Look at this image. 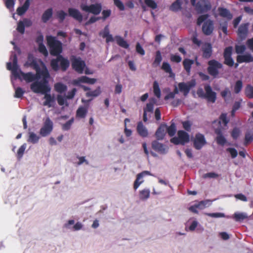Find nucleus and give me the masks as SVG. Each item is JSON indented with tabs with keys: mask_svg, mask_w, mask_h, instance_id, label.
<instances>
[{
	"mask_svg": "<svg viewBox=\"0 0 253 253\" xmlns=\"http://www.w3.org/2000/svg\"><path fill=\"white\" fill-rule=\"evenodd\" d=\"M206 141L204 135L200 133L196 134L193 140V146L197 150H200L205 144Z\"/></svg>",
	"mask_w": 253,
	"mask_h": 253,
	"instance_id": "14",
	"label": "nucleus"
},
{
	"mask_svg": "<svg viewBox=\"0 0 253 253\" xmlns=\"http://www.w3.org/2000/svg\"><path fill=\"white\" fill-rule=\"evenodd\" d=\"M72 68L79 74H82L86 66L85 62L80 57L72 56L71 58Z\"/></svg>",
	"mask_w": 253,
	"mask_h": 253,
	"instance_id": "8",
	"label": "nucleus"
},
{
	"mask_svg": "<svg viewBox=\"0 0 253 253\" xmlns=\"http://www.w3.org/2000/svg\"><path fill=\"white\" fill-rule=\"evenodd\" d=\"M210 201H202L200 202L198 204H196L198 207V209H203L205 208L207 205L209 204Z\"/></svg>",
	"mask_w": 253,
	"mask_h": 253,
	"instance_id": "64",
	"label": "nucleus"
},
{
	"mask_svg": "<svg viewBox=\"0 0 253 253\" xmlns=\"http://www.w3.org/2000/svg\"><path fill=\"white\" fill-rule=\"evenodd\" d=\"M68 13L70 16L73 17L79 22H81L83 21V15L78 9L69 8L68 9Z\"/></svg>",
	"mask_w": 253,
	"mask_h": 253,
	"instance_id": "22",
	"label": "nucleus"
},
{
	"mask_svg": "<svg viewBox=\"0 0 253 253\" xmlns=\"http://www.w3.org/2000/svg\"><path fill=\"white\" fill-rule=\"evenodd\" d=\"M53 15V9L52 8H49L45 10L43 13L41 19L43 23H47L52 17Z\"/></svg>",
	"mask_w": 253,
	"mask_h": 253,
	"instance_id": "27",
	"label": "nucleus"
},
{
	"mask_svg": "<svg viewBox=\"0 0 253 253\" xmlns=\"http://www.w3.org/2000/svg\"><path fill=\"white\" fill-rule=\"evenodd\" d=\"M167 125L161 124L157 129L155 132V136L157 140H163L166 134Z\"/></svg>",
	"mask_w": 253,
	"mask_h": 253,
	"instance_id": "21",
	"label": "nucleus"
},
{
	"mask_svg": "<svg viewBox=\"0 0 253 253\" xmlns=\"http://www.w3.org/2000/svg\"><path fill=\"white\" fill-rule=\"evenodd\" d=\"M161 68L166 73H169L170 77H172L174 76V74L172 72L171 66L169 63L166 62H164L163 63Z\"/></svg>",
	"mask_w": 253,
	"mask_h": 253,
	"instance_id": "35",
	"label": "nucleus"
},
{
	"mask_svg": "<svg viewBox=\"0 0 253 253\" xmlns=\"http://www.w3.org/2000/svg\"><path fill=\"white\" fill-rule=\"evenodd\" d=\"M246 47L245 45H236L235 46V51L237 54H242L246 50Z\"/></svg>",
	"mask_w": 253,
	"mask_h": 253,
	"instance_id": "58",
	"label": "nucleus"
},
{
	"mask_svg": "<svg viewBox=\"0 0 253 253\" xmlns=\"http://www.w3.org/2000/svg\"><path fill=\"white\" fill-rule=\"evenodd\" d=\"M146 175H151L150 171L144 170L142 172L137 174L136 175V178L134 181L133 184V188L134 190H136L141 184L143 182V180H140L144 176Z\"/></svg>",
	"mask_w": 253,
	"mask_h": 253,
	"instance_id": "18",
	"label": "nucleus"
},
{
	"mask_svg": "<svg viewBox=\"0 0 253 253\" xmlns=\"http://www.w3.org/2000/svg\"><path fill=\"white\" fill-rule=\"evenodd\" d=\"M38 45L39 52L42 53L44 56H47L48 55V51L43 43Z\"/></svg>",
	"mask_w": 253,
	"mask_h": 253,
	"instance_id": "56",
	"label": "nucleus"
},
{
	"mask_svg": "<svg viewBox=\"0 0 253 253\" xmlns=\"http://www.w3.org/2000/svg\"><path fill=\"white\" fill-rule=\"evenodd\" d=\"M204 88L206 92L204 98H206L209 102H215L216 94L214 91H212L211 86L209 84H207L204 86Z\"/></svg>",
	"mask_w": 253,
	"mask_h": 253,
	"instance_id": "15",
	"label": "nucleus"
},
{
	"mask_svg": "<svg viewBox=\"0 0 253 253\" xmlns=\"http://www.w3.org/2000/svg\"><path fill=\"white\" fill-rule=\"evenodd\" d=\"M44 94V98L45 100L43 102V105L44 106H47L48 107H51L52 106V103H54L55 101L54 97L51 96L50 94H48L47 93Z\"/></svg>",
	"mask_w": 253,
	"mask_h": 253,
	"instance_id": "32",
	"label": "nucleus"
},
{
	"mask_svg": "<svg viewBox=\"0 0 253 253\" xmlns=\"http://www.w3.org/2000/svg\"><path fill=\"white\" fill-rule=\"evenodd\" d=\"M232 218L236 222H242L244 220L248 218V216L247 213L245 212H235L233 215Z\"/></svg>",
	"mask_w": 253,
	"mask_h": 253,
	"instance_id": "30",
	"label": "nucleus"
},
{
	"mask_svg": "<svg viewBox=\"0 0 253 253\" xmlns=\"http://www.w3.org/2000/svg\"><path fill=\"white\" fill-rule=\"evenodd\" d=\"M240 130L237 127H235L232 131L231 136L233 139H236L240 135Z\"/></svg>",
	"mask_w": 253,
	"mask_h": 253,
	"instance_id": "62",
	"label": "nucleus"
},
{
	"mask_svg": "<svg viewBox=\"0 0 253 253\" xmlns=\"http://www.w3.org/2000/svg\"><path fill=\"white\" fill-rule=\"evenodd\" d=\"M40 139V137L33 132H29V136L28 141L33 144L37 143Z\"/></svg>",
	"mask_w": 253,
	"mask_h": 253,
	"instance_id": "43",
	"label": "nucleus"
},
{
	"mask_svg": "<svg viewBox=\"0 0 253 253\" xmlns=\"http://www.w3.org/2000/svg\"><path fill=\"white\" fill-rule=\"evenodd\" d=\"M87 113V109L84 107L81 106L77 110L76 116L80 118H84Z\"/></svg>",
	"mask_w": 253,
	"mask_h": 253,
	"instance_id": "36",
	"label": "nucleus"
},
{
	"mask_svg": "<svg viewBox=\"0 0 253 253\" xmlns=\"http://www.w3.org/2000/svg\"><path fill=\"white\" fill-rule=\"evenodd\" d=\"M101 19V17H95V16H91L89 19L85 23V25H88L94 23L95 22H96L98 20H99Z\"/></svg>",
	"mask_w": 253,
	"mask_h": 253,
	"instance_id": "63",
	"label": "nucleus"
},
{
	"mask_svg": "<svg viewBox=\"0 0 253 253\" xmlns=\"http://www.w3.org/2000/svg\"><path fill=\"white\" fill-rule=\"evenodd\" d=\"M46 41L50 54L57 57L60 55L63 51L62 43L52 36H46Z\"/></svg>",
	"mask_w": 253,
	"mask_h": 253,
	"instance_id": "3",
	"label": "nucleus"
},
{
	"mask_svg": "<svg viewBox=\"0 0 253 253\" xmlns=\"http://www.w3.org/2000/svg\"><path fill=\"white\" fill-rule=\"evenodd\" d=\"M17 30L18 32H19L20 33H21L22 34L24 33L25 26H24V23L23 21H19V22L18 23L17 27Z\"/></svg>",
	"mask_w": 253,
	"mask_h": 253,
	"instance_id": "57",
	"label": "nucleus"
},
{
	"mask_svg": "<svg viewBox=\"0 0 253 253\" xmlns=\"http://www.w3.org/2000/svg\"><path fill=\"white\" fill-rule=\"evenodd\" d=\"M59 62H60V68L62 71H66L69 67V61L60 55L58 56L56 59L51 60L50 66L53 71H57L59 70Z\"/></svg>",
	"mask_w": 253,
	"mask_h": 253,
	"instance_id": "4",
	"label": "nucleus"
},
{
	"mask_svg": "<svg viewBox=\"0 0 253 253\" xmlns=\"http://www.w3.org/2000/svg\"><path fill=\"white\" fill-rule=\"evenodd\" d=\"M222 122L225 126H226L229 122V120L227 118V114L222 113L219 117V123Z\"/></svg>",
	"mask_w": 253,
	"mask_h": 253,
	"instance_id": "53",
	"label": "nucleus"
},
{
	"mask_svg": "<svg viewBox=\"0 0 253 253\" xmlns=\"http://www.w3.org/2000/svg\"><path fill=\"white\" fill-rule=\"evenodd\" d=\"M196 85V82L194 80H192L187 83L181 82L178 84L179 90L183 93L184 96H187L189 93L190 89L194 87Z\"/></svg>",
	"mask_w": 253,
	"mask_h": 253,
	"instance_id": "12",
	"label": "nucleus"
},
{
	"mask_svg": "<svg viewBox=\"0 0 253 253\" xmlns=\"http://www.w3.org/2000/svg\"><path fill=\"white\" fill-rule=\"evenodd\" d=\"M101 88L100 86L97 87L93 91H89L85 93V96L87 97H95L99 96L101 93Z\"/></svg>",
	"mask_w": 253,
	"mask_h": 253,
	"instance_id": "39",
	"label": "nucleus"
},
{
	"mask_svg": "<svg viewBox=\"0 0 253 253\" xmlns=\"http://www.w3.org/2000/svg\"><path fill=\"white\" fill-rule=\"evenodd\" d=\"M243 87V83L241 80H238L236 81L234 87V90L235 93L238 94L242 90Z\"/></svg>",
	"mask_w": 253,
	"mask_h": 253,
	"instance_id": "47",
	"label": "nucleus"
},
{
	"mask_svg": "<svg viewBox=\"0 0 253 253\" xmlns=\"http://www.w3.org/2000/svg\"><path fill=\"white\" fill-rule=\"evenodd\" d=\"M96 82V79L90 78L87 76H82L77 80L74 81V84L76 85H79L80 83H86L90 84H93Z\"/></svg>",
	"mask_w": 253,
	"mask_h": 253,
	"instance_id": "19",
	"label": "nucleus"
},
{
	"mask_svg": "<svg viewBox=\"0 0 253 253\" xmlns=\"http://www.w3.org/2000/svg\"><path fill=\"white\" fill-rule=\"evenodd\" d=\"M136 129L139 135L142 137H146L148 136V130L141 122L138 123Z\"/></svg>",
	"mask_w": 253,
	"mask_h": 253,
	"instance_id": "26",
	"label": "nucleus"
},
{
	"mask_svg": "<svg viewBox=\"0 0 253 253\" xmlns=\"http://www.w3.org/2000/svg\"><path fill=\"white\" fill-rule=\"evenodd\" d=\"M26 147V144H23L18 149L17 153V156L19 159H21L22 157V156L24 154V151L25 150Z\"/></svg>",
	"mask_w": 253,
	"mask_h": 253,
	"instance_id": "51",
	"label": "nucleus"
},
{
	"mask_svg": "<svg viewBox=\"0 0 253 253\" xmlns=\"http://www.w3.org/2000/svg\"><path fill=\"white\" fill-rule=\"evenodd\" d=\"M25 91L20 87H18L15 89L14 97L16 98H21L22 97Z\"/></svg>",
	"mask_w": 253,
	"mask_h": 253,
	"instance_id": "55",
	"label": "nucleus"
},
{
	"mask_svg": "<svg viewBox=\"0 0 253 253\" xmlns=\"http://www.w3.org/2000/svg\"><path fill=\"white\" fill-rule=\"evenodd\" d=\"M232 46H229L225 48L223 53V56L224 58L223 63L229 67L234 66L235 68H237L239 66V64H240V63H238L237 62L236 63H235L234 61L233 58L232 57Z\"/></svg>",
	"mask_w": 253,
	"mask_h": 253,
	"instance_id": "6",
	"label": "nucleus"
},
{
	"mask_svg": "<svg viewBox=\"0 0 253 253\" xmlns=\"http://www.w3.org/2000/svg\"><path fill=\"white\" fill-rule=\"evenodd\" d=\"M194 63V61L193 60L188 58H185L183 61V66L184 69L188 75L190 74L191 66Z\"/></svg>",
	"mask_w": 253,
	"mask_h": 253,
	"instance_id": "29",
	"label": "nucleus"
},
{
	"mask_svg": "<svg viewBox=\"0 0 253 253\" xmlns=\"http://www.w3.org/2000/svg\"><path fill=\"white\" fill-rule=\"evenodd\" d=\"M111 10H103L102 12V16L101 17V19H102L103 20H106L108 17H109L111 15Z\"/></svg>",
	"mask_w": 253,
	"mask_h": 253,
	"instance_id": "59",
	"label": "nucleus"
},
{
	"mask_svg": "<svg viewBox=\"0 0 253 253\" xmlns=\"http://www.w3.org/2000/svg\"><path fill=\"white\" fill-rule=\"evenodd\" d=\"M115 40L116 41L117 43L120 46L125 48H128L129 47V44L127 43L126 41L122 37L120 36H116L115 37Z\"/></svg>",
	"mask_w": 253,
	"mask_h": 253,
	"instance_id": "33",
	"label": "nucleus"
},
{
	"mask_svg": "<svg viewBox=\"0 0 253 253\" xmlns=\"http://www.w3.org/2000/svg\"><path fill=\"white\" fill-rule=\"evenodd\" d=\"M150 196V190L149 189H143L139 192V197L141 200H144L148 199Z\"/></svg>",
	"mask_w": 253,
	"mask_h": 253,
	"instance_id": "45",
	"label": "nucleus"
},
{
	"mask_svg": "<svg viewBox=\"0 0 253 253\" xmlns=\"http://www.w3.org/2000/svg\"><path fill=\"white\" fill-rule=\"evenodd\" d=\"M202 32L206 36L211 35L214 30V25L213 21L207 20L204 22L202 26Z\"/></svg>",
	"mask_w": 253,
	"mask_h": 253,
	"instance_id": "16",
	"label": "nucleus"
},
{
	"mask_svg": "<svg viewBox=\"0 0 253 253\" xmlns=\"http://www.w3.org/2000/svg\"><path fill=\"white\" fill-rule=\"evenodd\" d=\"M215 133L217 134L216 137V143L220 145L224 146L226 143V139L222 135V131L220 128H217L215 130Z\"/></svg>",
	"mask_w": 253,
	"mask_h": 253,
	"instance_id": "25",
	"label": "nucleus"
},
{
	"mask_svg": "<svg viewBox=\"0 0 253 253\" xmlns=\"http://www.w3.org/2000/svg\"><path fill=\"white\" fill-rule=\"evenodd\" d=\"M176 130V126L174 123H172L169 127L167 126L166 131L170 137L174 135Z\"/></svg>",
	"mask_w": 253,
	"mask_h": 253,
	"instance_id": "42",
	"label": "nucleus"
},
{
	"mask_svg": "<svg viewBox=\"0 0 253 253\" xmlns=\"http://www.w3.org/2000/svg\"><path fill=\"white\" fill-rule=\"evenodd\" d=\"M208 73L213 78H217L219 73V70L223 68V64L215 59H212L208 61Z\"/></svg>",
	"mask_w": 253,
	"mask_h": 253,
	"instance_id": "5",
	"label": "nucleus"
},
{
	"mask_svg": "<svg viewBox=\"0 0 253 253\" xmlns=\"http://www.w3.org/2000/svg\"><path fill=\"white\" fill-rule=\"evenodd\" d=\"M195 5L196 11L200 14L207 12L211 8V2L208 0H200Z\"/></svg>",
	"mask_w": 253,
	"mask_h": 253,
	"instance_id": "11",
	"label": "nucleus"
},
{
	"mask_svg": "<svg viewBox=\"0 0 253 253\" xmlns=\"http://www.w3.org/2000/svg\"><path fill=\"white\" fill-rule=\"evenodd\" d=\"M170 60L171 62L174 63H180L181 60V57L177 54H171L170 56Z\"/></svg>",
	"mask_w": 253,
	"mask_h": 253,
	"instance_id": "54",
	"label": "nucleus"
},
{
	"mask_svg": "<svg viewBox=\"0 0 253 253\" xmlns=\"http://www.w3.org/2000/svg\"><path fill=\"white\" fill-rule=\"evenodd\" d=\"M56 15L57 18L59 19V22H62L64 20L65 17L67 16V13L63 10H61L57 12Z\"/></svg>",
	"mask_w": 253,
	"mask_h": 253,
	"instance_id": "50",
	"label": "nucleus"
},
{
	"mask_svg": "<svg viewBox=\"0 0 253 253\" xmlns=\"http://www.w3.org/2000/svg\"><path fill=\"white\" fill-rule=\"evenodd\" d=\"M41 81L36 80L30 85V88L34 93L44 94L50 91V87L48 85V79L50 75L48 70H46L41 73Z\"/></svg>",
	"mask_w": 253,
	"mask_h": 253,
	"instance_id": "2",
	"label": "nucleus"
},
{
	"mask_svg": "<svg viewBox=\"0 0 253 253\" xmlns=\"http://www.w3.org/2000/svg\"><path fill=\"white\" fill-rule=\"evenodd\" d=\"M153 92L155 95L158 98H160L161 97V90L159 87V85L157 81H154L153 83Z\"/></svg>",
	"mask_w": 253,
	"mask_h": 253,
	"instance_id": "44",
	"label": "nucleus"
},
{
	"mask_svg": "<svg viewBox=\"0 0 253 253\" xmlns=\"http://www.w3.org/2000/svg\"><path fill=\"white\" fill-rule=\"evenodd\" d=\"M226 151L230 153L232 158H235L237 156L238 152L234 148H228Z\"/></svg>",
	"mask_w": 253,
	"mask_h": 253,
	"instance_id": "61",
	"label": "nucleus"
},
{
	"mask_svg": "<svg viewBox=\"0 0 253 253\" xmlns=\"http://www.w3.org/2000/svg\"><path fill=\"white\" fill-rule=\"evenodd\" d=\"M218 11L220 16L230 20L232 19L233 15L230 11L226 8L219 7Z\"/></svg>",
	"mask_w": 253,
	"mask_h": 253,
	"instance_id": "24",
	"label": "nucleus"
},
{
	"mask_svg": "<svg viewBox=\"0 0 253 253\" xmlns=\"http://www.w3.org/2000/svg\"><path fill=\"white\" fill-rule=\"evenodd\" d=\"M81 8L82 10L88 13H91L94 15H98L101 11L102 5L100 3L91 4L89 5L82 4L81 5Z\"/></svg>",
	"mask_w": 253,
	"mask_h": 253,
	"instance_id": "9",
	"label": "nucleus"
},
{
	"mask_svg": "<svg viewBox=\"0 0 253 253\" xmlns=\"http://www.w3.org/2000/svg\"><path fill=\"white\" fill-rule=\"evenodd\" d=\"M26 65H27L28 66L32 67L36 71V73H38L40 75H41V73L42 72L46 70H47V69L44 65H43L42 68L41 69L37 61L34 58H32L31 59L30 57H29L28 61L26 63Z\"/></svg>",
	"mask_w": 253,
	"mask_h": 253,
	"instance_id": "17",
	"label": "nucleus"
},
{
	"mask_svg": "<svg viewBox=\"0 0 253 253\" xmlns=\"http://www.w3.org/2000/svg\"><path fill=\"white\" fill-rule=\"evenodd\" d=\"M30 4V0H26L22 6H19L17 9V13L19 16L23 15L28 9Z\"/></svg>",
	"mask_w": 253,
	"mask_h": 253,
	"instance_id": "28",
	"label": "nucleus"
},
{
	"mask_svg": "<svg viewBox=\"0 0 253 253\" xmlns=\"http://www.w3.org/2000/svg\"><path fill=\"white\" fill-rule=\"evenodd\" d=\"M236 61L238 63L253 62V56L250 53L244 55H239L236 57Z\"/></svg>",
	"mask_w": 253,
	"mask_h": 253,
	"instance_id": "23",
	"label": "nucleus"
},
{
	"mask_svg": "<svg viewBox=\"0 0 253 253\" xmlns=\"http://www.w3.org/2000/svg\"><path fill=\"white\" fill-rule=\"evenodd\" d=\"M152 148L156 152L160 154H165L168 151L169 148L166 145L158 142V140H154L151 143Z\"/></svg>",
	"mask_w": 253,
	"mask_h": 253,
	"instance_id": "13",
	"label": "nucleus"
},
{
	"mask_svg": "<svg viewBox=\"0 0 253 253\" xmlns=\"http://www.w3.org/2000/svg\"><path fill=\"white\" fill-rule=\"evenodd\" d=\"M162 60V57L160 51L158 50L156 52L155 60L153 63V66L156 67L159 66Z\"/></svg>",
	"mask_w": 253,
	"mask_h": 253,
	"instance_id": "40",
	"label": "nucleus"
},
{
	"mask_svg": "<svg viewBox=\"0 0 253 253\" xmlns=\"http://www.w3.org/2000/svg\"><path fill=\"white\" fill-rule=\"evenodd\" d=\"M53 128V122L49 117H47L45 120L42 127L40 129V133L43 137L46 136L51 132Z\"/></svg>",
	"mask_w": 253,
	"mask_h": 253,
	"instance_id": "10",
	"label": "nucleus"
},
{
	"mask_svg": "<svg viewBox=\"0 0 253 253\" xmlns=\"http://www.w3.org/2000/svg\"><path fill=\"white\" fill-rule=\"evenodd\" d=\"M10 59L12 60V65L11 62H8L6 64V68L7 70L11 71L12 75L16 78L20 80H22V78L27 83H31L41 79V75L38 73H36V74L32 72L25 73L18 69L17 57L15 53L11 55Z\"/></svg>",
	"mask_w": 253,
	"mask_h": 253,
	"instance_id": "1",
	"label": "nucleus"
},
{
	"mask_svg": "<svg viewBox=\"0 0 253 253\" xmlns=\"http://www.w3.org/2000/svg\"><path fill=\"white\" fill-rule=\"evenodd\" d=\"M203 57L206 59L210 58L212 54L211 44L210 43H205L202 48Z\"/></svg>",
	"mask_w": 253,
	"mask_h": 253,
	"instance_id": "20",
	"label": "nucleus"
},
{
	"mask_svg": "<svg viewBox=\"0 0 253 253\" xmlns=\"http://www.w3.org/2000/svg\"><path fill=\"white\" fill-rule=\"evenodd\" d=\"M248 24H244L240 26L238 31V35L242 38H245L247 34Z\"/></svg>",
	"mask_w": 253,
	"mask_h": 253,
	"instance_id": "31",
	"label": "nucleus"
},
{
	"mask_svg": "<svg viewBox=\"0 0 253 253\" xmlns=\"http://www.w3.org/2000/svg\"><path fill=\"white\" fill-rule=\"evenodd\" d=\"M181 8V0H176L169 7V10L172 11L176 12Z\"/></svg>",
	"mask_w": 253,
	"mask_h": 253,
	"instance_id": "38",
	"label": "nucleus"
},
{
	"mask_svg": "<svg viewBox=\"0 0 253 253\" xmlns=\"http://www.w3.org/2000/svg\"><path fill=\"white\" fill-rule=\"evenodd\" d=\"M189 135L184 130H178L177 137H174L170 139V142L175 145L181 144L184 145L189 141Z\"/></svg>",
	"mask_w": 253,
	"mask_h": 253,
	"instance_id": "7",
	"label": "nucleus"
},
{
	"mask_svg": "<svg viewBox=\"0 0 253 253\" xmlns=\"http://www.w3.org/2000/svg\"><path fill=\"white\" fill-rule=\"evenodd\" d=\"M144 3L152 9H155L157 7V4L154 0H144Z\"/></svg>",
	"mask_w": 253,
	"mask_h": 253,
	"instance_id": "48",
	"label": "nucleus"
},
{
	"mask_svg": "<svg viewBox=\"0 0 253 253\" xmlns=\"http://www.w3.org/2000/svg\"><path fill=\"white\" fill-rule=\"evenodd\" d=\"M114 3L120 10H125V6L120 0H114Z\"/></svg>",
	"mask_w": 253,
	"mask_h": 253,
	"instance_id": "60",
	"label": "nucleus"
},
{
	"mask_svg": "<svg viewBox=\"0 0 253 253\" xmlns=\"http://www.w3.org/2000/svg\"><path fill=\"white\" fill-rule=\"evenodd\" d=\"M156 100L154 98H152L149 100V102L146 104V106L144 108L143 111L145 112L152 113L154 109V105L156 103Z\"/></svg>",
	"mask_w": 253,
	"mask_h": 253,
	"instance_id": "34",
	"label": "nucleus"
},
{
	"mask_svg": "<svg viewBox=\"0 0 253 253\" xmlns=\"http://www.w3.org/2000/svg\"><path fill=\"white\" fill-rule=\"evenodd\" d=\"M253 140V133L249 131L245 134L244 145L247 146Z\"/></svg>",
	"mask_w": 253,
	"mask_h": 253,
	"instance_id": "46",
	"label": "nucleus"
},
{
	"mask_svg": "<svg viewBox=\"0 0 253 253\" xmlns=\"http://www.w3.org/2000/svg\"><path fill=\"white\" fill-rule=\"evenodd\" d=\"M74 119L73 118L67 121L66 123L62 125V129L64 130H68L70 129L71 126L73 123Z\"/></svg>",
	"mask_w": 253,
	"mask_h": 253,
	"instance_id": "52",
	"label": "nucleus"
},
{
	"mask_svg": "<svg viewBox=\"0 0 253 253\" xmlns=\"http://www.w3.org/2000/svg\"><path fill=\"white\" fill-rule=\"evenodd\" d=\"M54 89L57 92L62 93L67 90V87L61 83H57L54 84Z\"/></svg>",
	"mask_w": 253,
	"mask_h": 253,
	"instance_id": "37",
	"label": "nucleus"
},
{
	"mask_svg": "<svg viewBox=\"0 0 253 253\" xmlns=\"http://www.w3.org/2000/svg\"><path fill=\"white\" fill-rule=\"evenodd\" d=\"M209 15L208 14L199 16L197 19V24L198 26H200L203 22H204L205 21H207L206 20L209 18Z\"/></svg>",
	"mask_w": 253,
	"mask_h": 253,
	"instance_id": "49",
	"label": "nucleus"
},
{
	"mask_svg": "<svg viewBox=\"0 0 253 253\" xmlns=\"http://www.w3.org/2000/svg\"><path fill=\"white\" fill-rule=\"evenodd\" d=\"M246 96L250 98H253V86L251 84H248L245 89Z\"/></svg>",
	"mask_w": 253,
	"mask_h": 253,
	"instance_id": "41",
	"label": "nucleus"
}]
</instances>
